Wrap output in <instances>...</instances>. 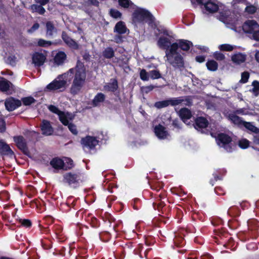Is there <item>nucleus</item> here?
Segmentation results:
<instances>
[{
  "mask_svg": "<svg viewBox=\"0 0 259 259\" xmlns=\"http://www.w3.org/2000/svg\"><path fill=\"white\" fill-rule=\"evenodd\" d=\"M206 11L213 13L218 10H222L219 13V19L220 21L227 24L236 25L237 19L234 13L226 9L224 5L220 4L216 0H209L204 6Z\"/></svg>",
  "mask_w": 259,
  "mask_h": 259,
  "instance_id": "nucleus-1",
  "label": "nucleus"
},
{
  "mask_svg": "<svg viewBox=\"0 0 259 259\" xmlns=\"http://www.w3.org/2000/svg\"><path fill=\"white\" fill-rule=\"evenodd\" d=\"M72 72L70 73V77L74 73L73 80L71 86L70 92L72 95L78 94L83 87L86 79L85 69L83 64L78 61L75 67L72 68Z\"/></svg>",
  "mask_w": 259,
  "mask_h": 259,
  "instance_id": "nucleus-2",
  "label": "nucleus"
},
{
  "mask_svg": "<svg viewBox=\"0 0 259 259\" xmlns=\"http://www.w3.org/2000/svg\"><path fill=\"white\" fill-rule=\"evenodd\" d=\"M72 71V69H70L67 72L58 75L56 78L47 85L46 89L49 91H65L71 79L70 75Z\"/></svg>",
  "mask_w": 259,
  "mask_h": 259,
  "instance_id": "nucleus-3",
  "label": "nucleus"
},
{
  "mask_svg": "<svg viewBox=\"0 0 259 259\" xmlns=\"http://www.w3.org/2000/svg\"><path fill=\"white\" fill-rule=\"evenodd\" d=\"M178 44L174 43L167 51H165L166 61L175 68H181L184 66L183 58L177 51Z\"/></svg>",
  "mask_w": 259,
  "mask_h": 259,
  "instance_id": "nucleus-4",
  "label": "nucleus"
},
{
  "mask_svg": "<svg viewBox=\"0 0 259 259\" xmlns=\"http://www.w3.org/2000/svg\"><path fill=\"white\" fill-rule=\"evenodd\" d=\"M133 23L136 25L145 22H152L153 17L151 14L147 10L138 8L136 9L132 14Z\"/></svg>",
  "mask_w": 259,
  "mask_h": 259,
  "instance_id": "nucleus-5",
  "label": "nucleus"
},
{
  "mask_svg": "<svg viewBox=\"0 0 259 259\" xmlns=\"http://www.w3.org/2000/svg\"><path fill=\"white\" fill-rule=\"evenodd\" d=\"M162 35L160 36L157 41L158 46L167 51L170 49L171 46L174 44L173 38L171 33L166 30H164L161 32Z\"/></svg>",
  "mask_w": 259,
  "mask_h": 259,
  "instance_id": "nucleus-6",
  "label": "nucleus"
},
{
  "mask_svg": "<svg viewBox=\"0 0 259 259\" xmlns=\"http://www.w3.org/2000/svg\"><path fill=\"white\" fill-rule=\"evenodd\" d=\"M218 145L223 148L227 152H231L233 150L232 138L225 134H220L216 139Z\"/></svg>",
  "mask_w": 259,
  "mask_h": 259,
  "instance_id": "nucleus-7",
  "label": "nucleus"
},
{
  "mask_svg": "<svg viewBox=\"0 0 259 259\" xmlns=\"http://www.w3.org/2000/svg\"><path fill=\"white\" fill-rule=\"evenodd\" d=\"M80 180L79 175L75 173L67 172L63 176V182L71 187H76Z\"/></svg>",
  "mask_w": 259,
  "mask_h": 259,
  "instance_id": "nucleus-8",
  "label": "nucleus"
},
{
  "mask_svg": "<svg viewBox=\"0 0 259 259\" xmlns=\"http://www.w3.org/2000/svg\"><path fill=\"white\" fill-rule=\"evenodd\" d=\"M242 28L245 33L253 35L259 29V24L254 20H247L243 25Z\"/></svg>",
  "mask_w": 259,
  "mask_h": 259,
  "instance_id": "nucleus-9",
  "label": "nucleus"
},
{
  "mask_svg": "<svg viewBox=\"0 0 259 259\" xmlns=\"http://www.w3.org/2000/svg\"><path fill=\"white\" fill-rule=\"evenodd\" d=\"M98 140L95 137L89 136L82 138L81 140V143L84 149L85 148L93 149L98 144Z\"/></svg>",
  "mask_w": 259,
  "mask_h": 259,
  "instance_id": "nucleus-10",
  "label": "nucleus"
},
{
  "mask_svg": "<svg viewBox=\"0 0 259 259\" xmlns=\"http://www.w3.org/2000/svg\"><path fill=\"white\" fill-rule=\"evenodd\" d=\"M21 105V101L18 99L10 98L6 100L5 106L9 111H13Z\"/></svg>",
  "mask_w": 259,
  "mask_h": 259,
  "instance_id": "nucleus-11",
  "label": "nucleus"
},
{
  "mask_svg": "<svg viewBox=\"0 0 259 259\" xmlns=\"http://www.w3.org/2000/svg\"><path fill=\"white\" fill-rule=\"evenodd\" d=\"M154 132L156 136L160 139H166L168 136V134L165 128L161 124L155 127Z\"/></svg>",
  "mask_w": 259,
  "mask_h": 259,
  "instance_id": "nucleus-12",
  "label": "nucleus"
},
{
  "mask_svg": "<svg viewBox=\"0 0 259 259\" xmlns=\"http://www.w3.org/2000/svg\"><path fill=\"white\" fill-rule=\"evenodd\" d=\"M41 130L42 134L46 136L51 135L54 132V130L52 127L50 122L46 120H44L42 121Z\"/></svg>",
  "mask_w": 259,
  "mask_h": 259,
  "instance_id": "nucleus-13",
  "label": "nucleus"
},
{
  "mask_svg": "<svg viewBox=\"0 0 259 259\" xmlns=\"http://www.w3.org/2000/svg\"><path fill=\"white\" fill-rule=\"evenodd\" d=\"M59 120L64 125H67L73 119V115L68 112H61L58 115Z\"/></svg>",
  "mask_w": 259,
  "mask_h": 259,
  "instance_id": "nucleus-14",
  "label": "nucleus"
},
{
  "mask_svg": "<svg viewBox=\"0 0 259 259\" xmlns=\"http://www.w3.org/2000/svg\"><path fill=\"white\" fill-rule=\"evenodd\" d=\"M246 59V55L241 53H237L232 55L231 60L232 62L237 65L244 63Z\"/></svg>",
  "mask_w": 259,
  "mask_h": 259,
  "instance_id": "nucleus-15",
  "label": "nucleus"
},
{
  "mask_svg": "<svg viewBox=\"0 0 259 259\" xmlns=\"http://www.w3.org/2000/svg\"><path fill=\"white\" fill-rule=\"evenodd\" d=\"M46 60V57L42 53H35L32 56L33 63L36 66L42 65Z\"/></svg>",
  "mask_w": 259,
  "mask_h": 259,
  "instance_id": "nucleus-16",
  "label": "nucleus"
},
{
  "mask_svg": "<svg viewBox=\"0 0 259 259\" xmlns=\"http://www.w3.org/2000/svg\"><path fill=\"white\" fill-rule=\"evenodd\" d=\"M179 115L185 123L187 124H189V123H187V121L188 120L190 119L192 116V114L190 110L186 108H182L179 111Z\"/></svg>",
  "mask_w": 259,
  "mask_h": 259,
  "instance_id": "nucleus-17",
  "label": "nucleus"
},
{
  "mask_svg": "<svg viewBox=\"0 0 259 259\" xmlns=\"http://www.w3.org/2000/svg\"><path fill=\"white\" fill-rule=\"evenodd\" d=\"M66 59V55L63 52L57 53L54 58V65L59 66L63 64Z\"/></svg>",
  "mask_w": 259,
  "mask_h": 259,
  "instance_id": "nucleus-18",
  "label": "nucleus"
},
{
  "mask_svg": "<svg viewBox=\"0 0 259 259\" xmlns=\"http://www.w3.org/2000/svg\"><path fill=\"white\" fill-rule=\"evenodd\" d=\"M0 153L3 155L12 156L14 154L10 146L2 140L0 141Z\"/></svg>",
  "mask_w": 259,
  "mask_h": 259,
  "instance_id": "nucleus-19",
  "label": "nucleus"
},
{
  "mask_svg": "<svg viewBox=\"0 0 259 259\" xmlns=\"http://www.w3.org/2000/svg\"><path fill=\"white\" fill-rule=\"evenodd\" d=\"M62 38L64 41L68 46L73 49H77V44L71 38H70L65 32H63L62 34Z\"/></svg>",
  "mask_w": 259,
  "mask_h": 259,
  "instance_id": "nucleus-20",
  "label": "nucleus"
},
{
  "mask_svg": "<svg viewBox=\"0 0 259 259\" xmlns=\"http://www.w3.org/2000/svg\"><path fill=\"white\" fill-rule=\"evenodd\" d=\"M127 30L125 24L123 21L117 22L114 28V31L119 34H124Z\"/></svg>",
  "mask_w": 259,
  "mask_h": 259,
  "instance_id": "nucleus-21",
  "label": "nucleus"
},
{
  "mask_svg": "<svg viewBox=\"0 0 259 259\" xmlns=\"http://www.w3.org/2000/svg\"><path fill=\"white\" fill-rule=\"evenodd\" d=\"M51 165L56 169H64V161L59 158H54L50 161Z\"/></svg>",
  "mask_w": 259,
  "mask_h": 259,
  "instance_id": "nucleus-22",
  "label": "nucleus"
},
{
  "mask_svg": "<svg viewBox=\"0 0 259 259\" xmlns=\"http://www.w3.org/2000/svg\"><path fill=\"white\" fill-rule=\"evenodd\" d=\"M208 121L206 118L199 117L196 119L194 127L196 129L205 128L208 125Z\"/></svg>",
  "mask_w": 259,
  "mask_h": 259,
  "instance_id": "nucleus-23",
  "label": "nucleus"
},
{
  "mask_svg": "<svg viewBox=\"0 0 259 259\" xmlns=\"http://www.w3.org/2000/svg\"><path fill=\"white\" fill-rule=\"evenodd\" d=\"M228 118L234 124L239 126L242 125L244 122L234 112L229 114Z\"/></svg>",
  "mask_w": 259,
  "mask_h": 259,
  "instance_id": "nucleus-24",
  "label": "nucleus"
},
{
  "mask_svg": "<svg viewBox=\"0 0 259 259\" xmlns=\"http://www.w3.org/2000/svg\"><path fill=\"white\" fill-rule=\"evenodd\" d=\"M14 140L17 147L20 149L24 151L26 149V144L23 137H15L14 138Z\"/></svg>",
  "mask_w": 259,
  "mask_h": 259,
  "instance_id": "nucleus-25",
  "label": "nucleus"
},
{
  "mask_svg": "<svg viewBox=\"0 0 259 259\" xmlns=\"http://www.w3.org/2000/svg\"><path fill=\"white\" fill-rule=\"evenodd\" d=\"M177 43L178 44V48H180L183 51H188L192 46L191 41L185 39H180Z\"/></svg>",
  "mask_w": 259,
  "mask_h": 259,
  "instance_id": "nucleus-26",
  "label": "nucleus"
},
{
  "mask_svg": "<svg viewBox=\"0 0 259 259\" xmlns=\"http://www.w3.org/2000/svg\"><path fill=\"white\" fill-rule=\"evenodd\" d=\"M118 89V83L116 79H113L111 81L104 87L105 91L115 92Z\"/></svg>",
  "mask_w": 259,
  "mask_h": 259,
  "instance_id": "nucleus-27",
  "label": "nucleus"
},
{
  "mask_svg": "<svg viewBox=\"0 0 259 259\" xmlns=\"http://www.w3.org/2000/svg\"><path fill=\"white\" fill-rule=\"evenodd\" d=\"M56 32V29L51 22L46 23V34L48 36H52Z\"/></svg>",
  "mask_w": 259,
  "mask_h": 259,
  "instance_id": "nucleus-28",
  "label": "nucleus"
},
{
  "mask_svg": "<svg viewBox=\"0 0 259 259\" xmlns=\"http://www.w3.org/2000/svg\"><path fill=\"white\" fill-rule=\"evenodd\" d=\"M30 9L32 13H37L40 15H43L46 12L45 8L40 5H32L30 6Z\"/></svg>",
  "mask_w": 259,
  "mask_h": 259,
  "instance_id": "nucleus-29",
  "label": "nucleus"
},
{
  "mask_svg": "<svg viewBox=\"0 0 259 259\" xmlns=\"http://www.w3.org/2000/svg\"><path fill=\"white\" fill-rule=\"evenodd\" d=\"M187 101L186 99H184L183 97L172 98L169 99V105L171 106L178 105L181 104L182 103L184 102Z\"/></svg>",
  "mask_w": 259,
  "mask_h": 259,
  "instance_id": "nucleus-30",
  "label": "nucleus"
},
{
  "mask_svg": "<svg viewBox=\"0 0 259 259\" xmlns=\"http://www.w3.org/2000/svg\"><path fill=\"white\" fill-rule=\"evenodd\" d=\"M11 83L7 79L2 78L0 80V90L3 92L7 91L10 87Z\"/></svg>",
  "mask_w": 259,
  "mask_h": 259,
  "instance_id": "nucleus-31",
  "label": "nucleus"
},
{
  "mask_svg": "<svg viewBox=\"0 0 259 259\" xmlns=\"http://www.w3.org/2000/svg\"><path fill=\"white\" fill-rule=\"evenodd\" d=\"M105 100V95L101 93H98L94 97L93 100V104L94 106H98L101 103L103 102Z\"/></svg>",
  "mask_w": 259,
  "mask_h": 259,
  "instance_id": "nucleus-32",
  "label": "nucleus"
},
{
  "mask_svg": "<svg viewBox=\"0 0 259 259\" xmlns=\"http://www.w3.org/2000/svg\"><path fill=\"white\" fill-rule=\"evenodd\" d=\"M114 55V51L112 48L108 47L103 52V56L107 59L112 58Z\"/></svg>",
  "mask_w": 259,
  "mask_h": 259,
  "instance_id": "nucleus-33",
  "label": "nucleus"
},
{
  "mask_svg": "<svg viewBox=\"0 0 259 259\" xmlns=\"http://www.w3.org/2000/svg\"><path fill=\"white\" fill-rule=\"evenodd\" d=\"M244 127H245L247 129L249 130V131L255 133L257 134L259 133V129L255 127L254 125H253L250 122H247L244 121V123H243V125Z\"/></svg>",
  "mask_w": 259,
  "mask_h": 259,
  "instance_id": "nucleus-34",
  "label": "nucleus"
},
{
  "mask_svg": "<svg viewBox=\"0 0 259 259\" xmlns=\"http://www.w3.org/2000/svg\"><path fill=\"white\" fill-rule=\"evenodd\" d=\"M236 48V46L230 44H222L219 46V49L222 51L230 52Z\"/></svg>",
  "mask_w": 259,
  "mask_h": 259,
  "instance_id": "nucleus-35",
  "label": "nucleus"
},
{
  "mask_svg": "<svg viewBox=\"0 0 259 259\" xmlns=\"http://www.w3.org/2000/svg\"><path fill=\"white\" fill-rule=\"evenodd\" d=\"M169 105V99L161 101L156 102L154 104V107L158 109H160L167 107Z\"/></svg>",
  "mask_w": 259,
  "mask_h": 259,
  "instance_id": "nucleus-36",
  "label": "nucleus"
},
{
  "mask_svg": "<svg viewBox=\"0 0 259 259\" xmlns=\"http://www.w3.org/2000/svg\"><path fill=\"white\" fill-rule=\"evenodd\" d=\"M207 69L210 71H215L218 69V63L214 60H209L206 63Z\"/></svg>",
  "mask_w": 259,
  "mask_h": 259,
  "instance_id": "nucleus-37",
  "label": "nucleus"
},
{
  "mask_svg": "<svg viewBox=\"0 0 259 259\" xmlns=\"http://www.w3.org/2000/svg\"><path fill=\"white\" fill-rule=\"evenodd\" d=\"M109 14L111 17L114 19H120L122 16L121 13L115 9H111L109 11Z\"/></svg>",
  "mask_w": 259,
  "mask_h": 259,
  "instance_id": "nucleus-38",
  "label": "nucleus"
},
{
  "mask_svg": "<svg viewBox=\"0 0 259 259\" xmlns=\"http://www.w3.org/2000/svg\"><path fill=\"white\" fill-rule=\"evenodd\" d=\"M252 86L253 88L251 91L255 96H257L259 94V82L256 80H254L252 82Z\"/></svg>",
  "mask_w": 259,
  "mask_h": 259,
  "instance_id": "nucleus-39",
  "label": "nucleus"
},
{
  "mask_svg": "<svg viewBox=\"0 0 259 259\" xmlns=\"http://www.w3.org/2000/svg\"><path fill=\"white\" fill-rule=\"evenodd\" d=\"M118 4L121 7L124 9H127L133 5L130 0H118Z\"/></svg>",
  "mask_w": 259,
  "mask_h": 259,
  "instance_id": "nucleus-40",
  "label": "nucleus"
},
{
  "mask_svg": "<svg viewBox=\"0 0 259 259\" xmlns=\"http://www.w3.org/2000/svg\"><path fill=\"white\" fill-rule=\"evenodd\" d=\"M64 161L65 170L71 169L73 167V161L70 158H65Z\"/></svg>",
  "mask_w": 259,
  "mask_h": 259,
  "instance_id": "nucleus-41",
  "label": "nucleus"
},
{
  "mask_svg": "<svg viewBox=\"0 0 259 259\" xmlns=\"http://www.w3.org/2000/svg\"><path fill=\"white\" fill-rule=\"evenodd\" d=\"M22 101L23 104L25 106L30 105L35 102V99L32 97H27L22 98Z\"/></svg>",
  "mask_w": 259,
  "mask_h": 259,
  "instance_id": "nucleus-42",
  "label": "nucleus"
},
{
  "mask_svg": "<svg viewBox=\"0 0 259 259\" xmlns=\"http://www.w3.org/2000/svg\"><path fill=\"white\" fill-rule=\"evenodd\" d=\"M149 76L152 79H158L161 78V76L159 71L157 70H151L149 72Z\"/></svg>",
  "mask_w": 259,
  "mask_h": 259,
  "instance_id": "nucleus-43",
  "label": "nucleus"
},
{
  "mask_svg": "<svg viewBox=\"0 0 259 259\" xmlns=\"http://www.w3.org/2000/svg\"><path fill=\"white\" fill-rule=\"evenodd\" d=\"M140 78L142 80L147 81L149 78V73H148L145 69H142L140 73Z\"/></svg>",
  "mask_w": 259,
  "mask_h": 259,
  "instance_id": "nucleus-44",
  "label": "nucleus"
},
{
  "mask_svg": "<svg viewBox=\"0 0 259 259\" xmlns=\"http://www.w3.org/2000/svg\"><path fill=\"white\" fill-rule=\"evenodd\" d=\"M256 8L253 5H250L247 6L245 8V12L249 14H253L256 11Z\"/></svg>",
  "mask_w": 259,
  "mask_h": 259,
  "instance_id": "nucleus-45",
  "label": "nucleus"
},
{
  "mask_svg": "<svg viewBox=\"0 0 259 259\" xmlns=\"http://www.w3.org/2000/svg\"><path fill=\"white\" fill-rule=\"evenodd\" d=\"M249 77V73L247 71H245L241 74V78L240 82L242 83H246L248 81Z\"/></svg>",
  "mask_w": 259,
  "mask_h": 259,
  "instance_id": "nucleus-46",
  "label": "nucleus"
},
{
  "mask_svg": "<svg viewBox=\"0 0 259 259\" xmlns=\"http://www.w3.org/2000/svg\"><path fill=\"white\" fill-rule=\"evenodd\" d=\"M68 127L69 131L74 135H76L78 134V131L77 130L76 126L75 124L72 123H69L68 125Z\"/></svg>",
  "mask_w": 259,
  "mask_h": 259,
  "instance_id": "nucleus-47",
  "label": "nucleus"
},
{
  "mask_svg": "<svg viewBox=\"0 0 259 259\" xmlns=\"http://www.w3.org/2000/svg\"><path fill=\"white\" fill-rule=\"evenodd\" d=\"M156 87V86H154L153 85L142 87L141 88V90L143 93L147 94L150 91H152Z\"/></svg>",
  "mask_w": 259,
  "mask_h": 259,
  "instance_id": "nucleus-48",
  "label": "nucleus"
},
{
  "mask_svg": "<svg viewBox=\"0 0 259 259\" xmlns=\"http://www.w3.org/2000/svg\"><path fill=\"white\" fill-rule=\"evenodd\" d=\"M249 142L246 139H242L239 142V146L242 149L247 148L249 146Z\"/></svg>",
  "mask_w": 259,
  "mask_h": 259,
  "instance_id": "nucleus-49",
  "label": "nucleus"
},
{
  "mask_svg": "<svg viewBox=\"0 0 259 259\" xmlns=\"http://www.w3.org/2000/svg\"><path fill=\"white\" fill-rule=\"evenodd\" d=\"M213 57L215 59L220 61L223 60L225 58V55L223 53L219 52H215L213 54Z\"/></svg>",
  "mask_w": 259,
  "mask_h": 259,
  "instance_id": "nucleus-50",
  "label": "nucleus"
},
{
  "mask_svg": "<svg viewBox=\"0 0 259 259\" xmlns=\"http://www.w3.org/2000/svg\"><path fill=\"white\" fill-rule=\"evenodd\" d=\"M234 113L236 114L247 115L248 114V111L245 108H240L236 110Z\"/></svg>",
  "mask_w": 259,
  "mask_h": 259,
  "instance_id": "nucleus-51",
  "label": "nucleus"
},
{
  "mask_svg": "<svg viewBox=\"0 0 259 259\" xmlns=\"http://www.w3.org/2000/svg\"><path fill=\"white\" fill-rule=\"evenodd\" d=\"M49 109L51 112L58 114V115H59V114L62 112L60 111L57 107L54 105H50L49 107Z\"/></svg>",
  "mask_w": 259,
  "mask_h": 259,
  "instance_id": "nucleus-52",
  "label": "nucleus"
},
{
  "mask_svg": "<svg viewBox=\"0 0 259 259\" xmlns=\"http://www.w3.org/2000/svg\"><path fill=\"white\" fill-rule=\"evenodd\" d=\"M51 44V42L50 41H46L44 39H39L38 41V45L39 46H41V47H46V46H50V45Z\"/></svg>",
  "mask_w": 259,
  "mask_h": 259,
  "instance_id": "nucleus-53",
  "label": "nucleus"
},
{
  "mask_svg": "<svg viewBox=\"0 0 259 259\" xmlns=\"http://www.w3.org/2000/svg\"><path fill=\"white\" fill-rule=\"evenodd\" d=\"M20 221L21 223V225L24 227L28 228L30 227L31 225V223L29 220H21Z\"/></svg>",
  "mask_w": 259,
  "mask_h": 259,
  "instance_id": "nucleus-54",
  "label": "nucleus"
},
{
  "mask_svg": "<svg viewBox=\"0 0 259 259\" xmlns=\"http://www.w3.org/2000/svg\"><path fill=\"white\" fill-rule=\"evenodd\" d=\"M39 27V24L37 23H35V24H34L33 25V26L31 27V28H30L28 30V31L29 33H32L34 31H35V30H36L37 29H38Z\"/></svg>",
  "mask_w": 259,
  "mask_h": 259,
  "instance_id": "nucleus-55",
  "label": "nucleus"
},
{
  "mask_svg": "<svg viewBox=\"0 0 259 259\" xmlns=\"http://www.w3.org/2000/svg\"><path fill=\"white\" fill-rule=\"evenodd\" d=\"M5 131V122L4 119L0 117V132H3Z\"/></svg>",
  "mask_w": 259,
  "mask_h": 259,
  "instance_id": "nucleus-56",
  "label": "nucleus"
},
{
  "mask_svg": "<svg viewBox=\"0 0 259 259\" xmlns=\"http://www.w3.org/2000/svg\"><path fill=\"white\" fill-rule=\"evenodd\" d=\"M114 41L116 43H121L122 42V37L119 35H116L114 37Z\"/></svg>",
  "mask_w": 259,
  "mask_h": 259,
  "instance_id": "nucleus-57",
  "label": "nucleus"
},
{
  "mask_svg": "<svg viewBox=\"0 0 259 259\" xmlns=\"http://www.w3.org/2000/svg\"><path fill=\"white\" fill-rule=\"evenodd\" d=\"M36 3L38 4L41 6L46 5L49 2V0H34Z\"/></svg>",
  "mask_w": 259,
  "mask_h": 259,
  "instance_id": "nucleus-58",
  "label": "nucleus"
},
{
  "mask_svg": "<svg viewBox=\"0 0 259 259\" xmlns=\"http://www.w3.org/2000/svg\"><path fill=\"white\" fill-rule=\"evenodd\" d=\"M252 37L254 40L259 41V29L254 33Z\"/></svg>",
  "mask_w": 259,
  "mask_h": 259,
  "instance_id": "nucleus-59",
  "label": "nucleus"
},
{
  "mask_svg": "<svg viewBox=\"0 0 259 259\" xmlns=\"http://www.w3.org/2000/svg\"><path fill=\"white\" fill-rule=\"evenodd\" d=\"M246 0H232V4L234 6L239 4H242L245 2Z\"/></svg>",
  "mask_w": 259,
  "mask_h": 259,
  "instance_id": "nucleus-60",
  "label": "nucleus"
},
{
  "mask_svg": "<svg viewBox=\"0 0 259 259\" xmlns=\"http://www.w3.org/2000/svg\"><path fill=\"white\" fill-rule=\"evenodd\" d=\"M196 60L199 63H202L204 61L205 57L202 56H197L196 57Z\"/></svg>",
  "mask_w": 259,
  "mask_h": 259,
  "instance_id": "nucleus-61",
  "label": "nucleus"
},
{
  "mask_svg": "<svg viewBox=\"0 0 259 259\" xmlns=\"http://www.w3.org/2000/svg\"><path fill=\"white\" fill-rule=\"evenodd\" d=\"M209 0H196L197 2L201 4L202 5H203L204 7L206 5V4L209 2Z\"/></svg>",
  "mask_w": 259,
  "mask_h": 259,
  "instance_id": "nucleus-62",
  "label": "nucleus"
},
{
  "mask_svg": "<svg viewBox=\"0 0 259 259\" xmlns=\"http://www.w3.org/2000/svg\"><path fill=\"white\" fill-rule=\"evenodd\" d=\"M253 142L256 144L259 145V135H255L254 136Z\"/></svg>",
  "mask_w": 259,
  "mask_h": 259,
  "instance_id": "nucleus-63",
  "label": "nucleus"
},
{
  "mask_svg": "<svg viewBox=\"0 0 259 259\" xmlns=\"http://www.w3.org/2000/svg\"><path fill=\"white\" fill-rule=\"evenodd\" d=\"M201 259H213V257L209 254H206L202 256Z\"/></svg>",
  "mask_w": 259,
  "mask_h": 259,
  "instance_id": "nucleus-64",
  "label": "nucleus"
}]
</instances>
